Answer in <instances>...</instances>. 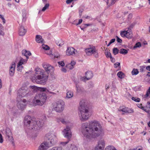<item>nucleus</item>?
Masks as SVG:
<instances>
[{
  "label": "nucleus",
  "mask_w": 150,
  "mask_h": 150,
  "mask_svg": "<svg viewBox=\"0 0 150 150\" xmlns=\"http://www.w3.org/2000/svg\"><path fill=\"white\" fill-rule=\"evenodd\" d=\"M81 130L84 137L89 140L95 139L104 134V130L101 125L96 120L92 121L89 123H83Z\"/></svg>",
  "instance_id": "f257e3e1"
},
{
  "label": "nucleus",
  "mask_w": 150,
  "mask_h": 150,
  "mask_svg": "<svg viewBox=\"0 0 150 150\" xmlns=\"http://www.w3.org/2000/svg\"><path fill=\"white\" fill-rule=\"evenodd\" d=\"M24 125L29 129L32 130L33 131H36L35 135L33 136L37 137L38 134V131L42 127L44 124V122L42 120H36L34 118H32L30 115L25 116L24 118Z\"/></svg>",
  "instance_id": "f03ea898"
},
{
  "label": "nucleus",
  "mask_w": 150,
  "mask_h": 150,
  "mask_svg": "<svg viewBox=\"0 0 150 150\" xmlns=\"http://www.w3.org/2000/svg\"><path fill=\"white\" fill-rule=\"evenodd\" d=\"M79 108L80 119L82 121L87 120L89 117L88 108L84 100H82L79 103Z\"/></svg>",
  "instance_id": "7ed1b4c3"
},
{
  "label": "nucleus",
  "mask_w": 150,
  "mask_h": 150,
  "mask_svg": "<svg viewBox=\"0 0 150 150\" xmlns=\"http://www.w3.org/2000/svg\"><path fill=\"white\" fill-rule=\"evenodd\" d=\"M45 139L47 140L41 144V147H44L45 149H47L56 144L57 139L56 135L53 133H48L45 135Z\"/></svg>",
  "instance_id": "20e7f679"
},
{
  "label": "nucleus",
  "mask_w": 150,
  "mask_h": 150,
  "mask_svg": "<svg viewBox=\"0 0 150 150\" xmlns=\"http://www.w3.org/2000/svg\"><path fill=\"white\" fill-rule=\"evenodd\" d=\"M35 74L38 75L35 78L33 81L38 84H45L47 81L48 76L44 74V73L41 71V70L40 69L35 68Z\"/></svg>",
  "instance_id": "39448f33"
},
{
  "label": "nucleus",
  "mask_w": 150,
  "mask_h": 150,
  "mask_svg": "<svg viewBox=\"0 0 150 150\" xmlns=\"http://www.w3.org/2000/svg\"><path fill=\"white\" fill-rule=\"evenodd\" d=\"M47 98V96L45 93L40 92L37 93L33 100V105L42 106L45 103Z\"/></svg>",
  "instance_id": "423d86ee"
},
{
  "label": "nucleus",
  "mask_w": 150,
  "mask_h": 150,
  "mask_svg": "<svg viewBox=\"0 0 150 150\" xmlns=\"http://www.w3.org/2000/svg\"><path fill=\"white\" fill-rule=\"evenodd\" d=\"M54 108V110L57 112H61L64 109V103L63 100H59L56 102Z\"/></svg>",
  "instance_id": "0eeeda50"
},
{
  "label": "nucleus",
  "mask_w": 150,
  "mask_h": 150,
  "mask_svg": "<svg viewBox=\"0 0 150 150\" xmlns=\"http://www.w3.org/2000/svg\"><path fill=\"white\" fill-rule=\"evenodd\" d=\"M85 52L87 55H90L93 54L95 58H98V50L95 47L86 49Z\"/></svg>",
  "instance_id": "6e6552de"
},
{
  "label": "nucleus",
  "mask_w": 150,
  "mask_h": 150,
  "mask_svg": "<svg viewBox=\"0 0 150 150\" xmlns=\"http://www.w3.org/2000/svg\"><path fill=\"white\" fill-rule=\"evenodd\" d=\"M36 88L35 86H30L29 88H28L26 97H30L33 95L36 92Z\"/></svg>",
  "instance_id": "1a4fd4ad"
},
{
  "label": "nucleus",
  "mask_w": 150,
  "mask_h": 150,
  "mask_svg": "<svg viewBox=\"0 0 150 150\" xmlns=\"http://www.w3.org/2000/svg\"><path fill=\"white\" fill-rule=\"evenodd\" d=\"M119 111L123 112L122 115L124 114L125 113H133L134 112V110L132 109H130L125 106H122L120 107L119 109Z\"/></svg>",
  "instance_id": "9d476101"
},
{
  "label": "nucleus",
  "mask_w": 150,
  "mask_h": 150,
  "mask_svg": "<svg viewBox=\"0 0 150 150\" xmlns=\"http://www.w3.org/2000/svg\"><path fill=\"white\" fill-rule=\"evenodd\" d=\"M63 132L65 137L67 138L68 139H69L71 138L72 134L70 127L67 126L66 128L64 130Z\"/></svg>",
  "instance_id": "9b49d317"
},
{
  "label": "nucleus",
  "mask_w": 150,
  "mask_h": 150,
  "mask_svg": "<svg viewBox=\"0 0 150 150\" xmlns=\"http://www.w3.org/2000/svg\"><path fill=\"white\" fill-rule=\"evenodd\" d=\"M43 67L45 69V71L47 74H49L50 72H52L54 71V67L53 66L47 63H43L42 64Z\"/></svg>",
  "instance_id": "f8f14e48"
},
{
  "label": "nucleus",
  "mask_w": 150,
  "mask_h": 150,
  "mask_svg": "<svg viewBox=\"0 0 150 150\" xmlns=\"http://www.w3.org/2000/svg\"><path fill=\"white\" fill-rule=\"evenodd\" d=\"M28 88L26 86H23L19 90V93L21 94L22 97H26Z\"/></svg>",
  "instance_id": "ddd939ff"
},
{
  "label": "nucleus",
  "mask_w": 150,
  "mask_h": 150,
  "mask_svg": "<svg viewBox=\"0 0 150 150\" xmlns=\"http://www.w3.org/2000/svg\"><path fill=\"white\" fill-rule=\"evenodd\" d=\"M26 61V60L21 58V59L20 61L18 62L17 64V70L18 71H21L23 69V67L22 66L24 63Z\"/></svg>",
  "instance_id": "4468645a"
},
{
  "label": "nucleus",
  "mask_w": 150,
  "mask_h": 150,
  "mask_svg": "<svg viewBox=\"0 0 150 150\" xmlns=\"http://www.w3.org/2000/svg\"><path fill=\"white\" fill-rule=\"evenodd\" d=\"M15 67L16 64L15 62H13L11 66L10 67L9 70V74L11 76H13L14 75Z\"/></svg>",
  "instance_id": "2eb2a0df"
},
{
  "label": "nucleus",
  "mask_w": 150,
  "mask_h": 150,
  "mask_svg": "<svg viewBox=\"0 0 150 150\" xmlns=\"http://www.w3.org/2000/svg\"><path fill=\"white\" fill-rule=\"evenodd\" d=\"M75 49L72 47H68L66 52V54L68 55H70L75 53Z\"/></svg>",
  "instance_id": "dca6fc26"
},
{
  "label": "nucleus",
  "mask_w": 150,
  "mask_h": 150,
  "mask_svg": "<svg viewBox=\"0 0 150 150\" xmlns=\"http://www.w3.org/2000/svg\"><path fill=\"white\" fill-rule=\"evenodd\" d=\"M19 35L20 36L24 35L26 32V30L25 29L23 26H21L19 30Z\"/></svg>",
  "instance_id": "f3484780"
},
{
  "label": "nucleus",
  "mask_w": 150,
  "mask_h": 150,
  "mask_svg": "<svg viewBox=\"0 0 150 150\" xmlns=\"http://www.w3.org/2000/svg\"><path fill=\"white\" fill-rule=\"evenodd\" d=\"M86 79L89 80L93 76V72L91 71H88L85 73Z\"/></svg>",
  "instance_id": "a211bd4d"
},
{
  "label": "nucleus",
  "mask_w": 150,
  "mask_h": 150,
  "mask_svg": "<svg viewBox=\"0 0 150 150\" xmlns=\"http://www.w3.org/2000/svg\"><path fill=\"white\" fill-rule=\"evenodd\" d=\"M26 104L23 103L22 101H19L17 104V106L19 109L23 110L25 108Z\"/></svg>",
  "instance_id": "6ab92c4d"
},
{
  "label": "nucleus",
  "mask_w": 150,
  "mask_h": 150,
  "mask_svg": "<svg viewBox=\"0 0 150 150\" xmlns=\"http://www.w3.org/2000/svg\"><path fill=\"white\" fill-rule=\"evenodd\" d=\"M36 41L39 43H42L44 42V40L42 38V36L40 35H37L35 37Z\"/></svg>",
  "instance_id": "aec40b11"
},
{
  "label": "nucleus",
  "mask_w": 150,
  "mask_h": 150,
  "mask_svg": "<svg viewBox=\"0 0 150 150\" xmlns=\"http://www.w3.org/2000/svg\"><path fill=\"white\" fill-rule=\"evenodd\" d=\"M6 136L8 137V138L11 137V139H13L11 136L12 135V132L9 128H7L6 129Z\"/></svg>",
  "instance_id": "412c9836"
},
{
  "label": "nucleus",
  "mask_w": 150,
  "mask_h": 150,
  "mask_svg": "<svg viewBox=\"0 0 150 150\" xmlns=\"http://www.w3.org/2000/svg\"><path fill=\"white\" fill-rule=\"evenodd\" d=\"M22 54L25 56L27 59L28 58V57L31 55V53L29 51H27L26 50H23L22 51Z\"/></svg>",
  "instance_id": "4be33fe9"
},
{
  "label": "nucleus",
  "mask_w": 150,
  "mask_h": 150,
  "mask_svg": "<svg viewBox=\"0 0 150 150\" xmlns=\"http://www.w3.org/2000/svg\"><path fill=\"white\" fill-rule=\"evenodd\" d=\"M35 87L37 88L36 89V92H37V91L38 90L41 91V92H43L45 91L46 93H47V89L46 88L38 87L35 86Z\"/></svg>",
  "instance_id": "5701e85b"
},
{
  "label": "nucleus",
  "mask_w": 150,
  "mask_h": 150,
  "mask_svg": "<svg viewBox=\"0 0 150 150\" xmlns=\"http://www.w3.org/2000/svg\"><path fill=\"white\" fill-rule=\"evenodd\" d=\"M137 23V22L134 21L132 23H131L128 28V31H130L131 30V29Z\"/></svg>",
  "instance_id": "b1692460"
},
{
  "label": "nucleus",
  "mask_w": 150,
  "mask_h": 150,
  "mask_svg": "<svg viewBox=\"0 0 150 150\" xmlns=\"http://www.w3.org/2000/svg\"><path fill=\"white\" fill-rule=\"evenodd\" d=\"M117 75L119 78L121 79L124 78L125 77L124 73L121 71L118 72L117 73Z\"/></svg>",
  "instance_id": "393cba45"
},
{
  "label": "nucleus",
  "mask_w": 150,
  "mask_h": 150,
  "mask_svg": "<svg viewBox=\"0 0 150 150\" xmlns=\"http://www.w3.org/2000/svg\"><path fill=\"white\" fill-rule=\"evenodd\" d=\"M66 94L67 97L68 98L72 97L73 96V92L70 91L67 92Z\"/></svg>",
  "instance_id": "a878e982"
},
{
  "label": "nucleus",
  "mask_w": 150,
  "mask_h": 150,
  "mask_svg": "<svg viewBox=\"0 0 150 150\" xmlns=\"http://www.w3.org/2000/svg\"><path fill=\"white\" fill-rule=\"evenodd\" d=\"M119 53L123 54H126L128 53L127 50L124 49H121L120 50Z\"/></svg>",
  "instance_id": "bb28decb"
},
{
  "label": "nucleus",
  "mask_w": 150,
  "mask_h": 150,
  "mask_svg": "<svg viewBox=\"0 0 150 150\" xmlns=\"http://www.w3.org/2000/svg\"><path fill=\"white\" fill-rule=\"evenodd\" d=\"M139 73V71L137 69H133L131 73L132 75H136Z\"/></svg>",
  "instance_id": "cd10ccee"
},
{
  "label": "nucleus",
  "mask_w": 150,
  "mask_h": 150,
  "mask_svg": "<svg viewBox=\"0 0 150 150\" xmlns=\"http://www.w3.org/2000/svg\"><path fill=\"white\" fill-rule=\"evenodd\" d=\"M129 32H127V33L126 37L127 38L129 39L131 38L132 37V33H130L131 31L130 30Z\"/></svg>",
  "instance_id": "c85d7f7f"
},
{
  "label": "nucleus",
  "mask_w": 150,
  "mask_h": 150,
  "mask_svg": "<svg viewBox=\"0 0 150 150\" xmlns=\"http://www.w3.org/2000/svg\"><path fill=\"white\" fill-rule=\"evenodd\" d=\"M119 50L117 47H114L113 49V53L115 55L119 53Z\"/></svg>",
  "instance_id": "c756f323"
},
{
  "label": "nucleus",
  "mask_w": 150,
  "mask_h": 150,
  "mask_svg": "<svg viewBox=\"0 0 150 150\" xmlns=\"http://www.w3.org/2000/svg\"><path fill=\"white\" fill-rule=\"evenodd\" d=\"M132 99L135 102H139L140 101V99L139 98H137L136 97H132Z\"/></svg>",
  "instance_id": "7c9ffc66"
},
{
  "label": "nucleus",
  "mask_w": 150,
  "mask_h": 150,
  "mask_svg": "<svg viewBox=\"0 0 150 150\" xmlns=\"http://www.w3.org/2000/svg\"><path fill=\"white\" fill-rule=\"evenodd\" d=\"M49 6V4H46L45 5V6L43 8L42 10V11H44L46 10V9L48 8Z\"/></svg>",
  "instance_id": "2f4dec72"
},
{
  "label": "nucleus",
  "mask_w": 150,
  "mask_h": 150,
  "mask_svg": "<svg viewBox=\"0 0 150 150\" xmlns=\"http://www.w3.org/2000/svg\"><path fill=\"white\" fill-rule=\"evenodd\" d=\"M142 45L140 42H139L137 43L134 47V48L135 49L137 47H141Z\"/></svg>",
  "instance_id": "473e14b6"
},
{
  "label": "nucleus",
  "mask_w": 150,
  "mask_h": 150,
  "mask_svg": "<svg viewBox=\"0 0 150 150\" xmlns=\"http://www.w3.org/2000/svg\"><path fill=\"white\" fill-rule=\"evenodd\" d=\"M42 47L45 50H48L50 49V47L44 44H42Z\"/></svg>",
  "instance_id": "72a5a7b5"
},
{
  "label": "nucleus",
  "mask_w": 150,
  "mask_h": 150,
  "mask_svg": "<svg viewBox=\"0 0 150 150\" xmlns=\"http://www.w3.org/2000/svg\"><path fill=\"white\" fill-rule=\"evenodd\" d=\"M50 150H62V148L61 147H54Z\"/></svg>",
  "instance_id": "f704fd0d"
},
{
  "label": "nucleus",
  "mask_w": 150,
  "mask_h": 150,
  "mask_svg": "<svg viewBox=\"0 0 150 150\" xmlns=\"http://www.w3.org/2000/svg\"><path fill=\"white\" fill-rule=\"evenodd\" d=\"M145 66H143L140 67V72H143L145 71V70L144 69L145 68Z\"/></svg>",
  "instance_id": "c9c22d12"
},
{
  "label": "nucleus",
  "mask_w": 150,
  "mask_h": 150,
  "mask_svg": "<svg viewBox=\"0 0 150 150\" xmlns=\"http://www.w3.org/2000/svg\"><path fill=\"white\" fill-rule=\"evenodd\" d=\"M105 55L107 58H110L112 57L110 52H106V53L105 54Z\"/></svg>",
  "instance_id": "e433bc0d"
},
{
  "label": "nucleus",
  "mask_w": 150,
  "mask_h": 150,
  "mask_svg": "<svg viewBox=\"0 0 150 150\" xmlns=\"http://www.w3.org/2000/svg\"><path fill=\"white\" fill-rule=\"evenodd\" d=\"M72 150H77L78 148L75 145L71 144V148Z\"/></svg>",
  "instance_id": "4c0bfd02"
},
{
  "label": "nucleus",
  "mask_w": 150,
  "mask_h": 150,
  "mask_svg": "<svg viewBox=\"0 0 150 150\" xmlns=\"http://www.w3.org/2000/svg\"><path fill=\"white\" fill-rule=\"evenodd\" d=\"M127 31H123L121 32L120 33V35L121 36H122V35H123L124 36H126L127 34Z\"/></svg>",
  "instance_id": "58836bf2"
},
{
  "label": "nucleus",
  "mask_w": 150,
  "mask_h": 150,
  "mask_svg": "<svg viewBox=\"0 0 150 150\" xmlns=\"http://www.w3.org/2000/svg\"><path fill=\"white\" fill-rule=\"evenodd\" d=\"M116 38H117V41L118 42L120 43H121L122 42V40L121 39H120V38L116 36Z\"/></svg>",
  "instance_id": "ea45409f"
},
{
  "label": "nucleus",
  "mask_w": 150,
  "mask_h": 150,
  "mask_svg": "<svg viewBox=\"0 0 150 150\" xmlns=\"http://www.w3.org/2000/svg\"><path fill=\"white\" fill-rule=\"evenodd\" d=\"M58 64L62 67H63L64 65V63L63 61H62L61 62H58Z\"/></svg>",
  "instance_id": "a19ab883"
},
{
  "label": "nucleus",
  "mask_w": 150,
  "mask_h": 150,
  "mask_svg": "<svg viewBox=\"0 0 150 150\" xmlns=\"http://www.w3.org/2000/svg\"><path fill=\"white\" fill-rule=\"evenodd\" d=\"M132 17V13H130L128 15L127 17V19L128 21H130Z\"/></svg>",
  "instance_id": "79ce46f5"
},
{
  "label": "nucleus",
  "mask_w": 150,
  "mask_h": 150,
  "mask_svg": "<svg viewBox=\"0 0 150 150\" xmlns=\"http://www.w3.org/2000/svg\"><path fill=\"white\" fill-rule=\"evenodd\" d=\"M114 65L115 66V68H117V67H119L120 65V63L119 62H117L114 64Z\"/></svg>",
  "instance_id": "37998d69"
},
{
  "label": "nucleus",
  "mask_w": 150,
  "mask_h": 150,
  "mask_svg": "<svg viewBox=\"0 0 150 150\" xmlns=\"http://www.w3.org/2000/svg\"><path fill=\"white\" fill-rule=\"evenodd\" d=\"M3 142L2 136L1 134H0V143H2Z\"/></svg>",
  "instance_id": "c03bdc74"
},
{
  "label": "nucleus",
  "mask_w": 150,
  "mask_h": 150,
  "mask_svg": "<svg viewBox=\"0 0 150 150\" xmlns=\"http://www.w3.org/2000/svg\"><path fill=\"white\" fill-rule=\"evenodd\" d=\"M23 18H25L26 16V13L25 11H24L23 12Z\"/></svg>",
  "instance_id": "a18cd8bd"
},
{
  "label": "nucleus",
  "mask_w": 150,
  "mask_h": 150,
  "mask_svg": "<svg viewBox=\"0 0 150 150\" xmlns=\"http://www.w3.org/2000/svg\"><path fill=\"white\" fill-rule=\"evenodd\" d=\"M146 107L149 109H150V102H147Z\"/></svg>",
  "instance_id": "49530a36"
},
{
  "label": "nucleus",
  "mask_w": 150,
  "mask_h": 150,
  "mask_svg": "<svg viewBox=\"0 0 150 150\" xmlns=\"http://www.w3.org/2000/svg\"><path fill=\"white\" fill-rule=\"evenodd\" d=\"M86 77H82L81 78V81H85L86 80Z\"/></svg>",
  "instance_id": "de8ad7c7"
},
{
  "label": "nucleus",
  "mask_w": 150,
  "mask_h": 150,
  "mask_svg": "<svg viewBox=\"0 0 150 150\" xmlns=\"http://www.w3.org/2000/svg\"><path fill=\"white\" fill-rule=\"evenodd\" d=\"M4 30H0V35L4 36V33L3 31Z\"/></svg>",
  "instance_id": "09e8293b"
},
{
  "label": "nucleus",
  "mask_w": 150,
  "mask_h": 150,
  "mask_svg": "<svg viewBox=\"0 0 150 150\" xmlns=\"http://www.w3.org/2000/svg\"><path fill=\"white\" fill-rule=\"evenodd\" d=\"M82 19H80L79 20V22L78 23L76 24V25H77L80 24L82 22Z\"/></svg>",
  "instance_id": "8fccbe9b"
},
{
  "label": "nucleus",
  "mask_w": 150,
  "mask_h": 150,
  "mask_svg": "<svg viewBox=\"0 0 150 150\" xmlns=\"http://www.w3.org/2000/svg\"><path fill=\"white\" fill-rule=\"evenodd\" d=\"M69 139H68V141H67V142H62L61 144L64 145H65L69 142Z\"/></svg>",
  "instance_id": "3c124183"
},
{
  "label": "nucleus",
  "mask_w": 150,
  "mask_h": 150,
  "mask_svg": "<svg viewBox=\"0 0 150 150\" xmlns=\"http://www.w3.org/2000/svg\"><path fill=\"white\" fill-rule=\"evenodd\" d=\"M59 120L61 121V122L63 124H64L65 123V121L64 120L63 118H60Z\"/></svg>",
  "instance_id": "603ef678"
},
{
  "label": "nucleus",
  "mask_w": 150,
  "mask_h": 150,
  "mask_svg": "<svg viewBox=\"0 0 150 150\" xmlns=\"http://www.w3.org/2000/svg\"><path fill=\"white\" fill-rule=\"evenodd\" d=\"M60 46L61 47L62 45H63L64 44V42L62 40H60Z\"/></svg>",
  "instance_id": "864d4df0"
},
{
  "label": "nucleus",
  "mask_w": 150,
  "mask_h": 150,
  "mask_svg": "<svg viewBox=\"0 0 150 150\" xmlns=\"http://www.w3.org/2000/svg\"><path fill=\"white\" fill-rule=\"evenodd\" d=\"M59 54L57 52H56V54H54V57L55 58H58L59 57Z\"/></svg>",
  "instance_id": "5fc2aeb1"
},
{
  "label": "nucleus",
  "mask_w": 150,
  "mask_h": 150,
  "mask_svg": "<svg viewBox=\"0 0 150 150\" xmlns=\"http://www.w3.org/2000/svg\"><path fill=\"white\" fill-rule=\"evenodd\" d=\"M110 58V60H111V61L113 62V63H114V62H115V59L113 58V57H111V58Z\"/></svg>",
  "instance_id": "6e6d98bb"
},
{
  "label": "nucleus",
  "mask_w": 150,
  "mask_h": 150,
  "mask_svg": "<svg viewBox=\"0 0 150 150\" xmlns=\"http://www.w3.org/2000/svg\"><path fill=\"white\" fill-rule=\"evenodd\" d=\"M74 0H67L66 1L67 4H69L71 3Z\"/></svg>",
  "instance_id": "4d7b16f0"
},
{
  "label": "nucleus",
  "mask_w": 150,
  "mask_h": 150,
  "mask_svg": "<svg viewBox=\"0 0 150 150\" xmlns=\"http://www.w3.org/2000/svg\"><path fill=\"white\" fill-rule=\"evenodd\" d=\"M47 93H49L52 94L53 95H55L56 94V93H55L52 92L48 90H47Z\"/></svg>",
  "instance_id": "13d9d810"
},
{
  "label": "nucleus",
  "mask_w": 150,
  "mask_h": 150,
  "mask_svg": "<svg viewBox=\"0 0 150 150\" xmlns=\"http://www.w3.org/2000/svg\"><path fill=\"white\" fill-rule=\"evenodd\" d=\"M47 149H44V147H41V145L39 146V149L38 150H46Z\"/></svg>",
  "instance_id": "bf43d9fd"
},
{
  "label": "nucleus",
  "mask_w": 150,
  "mask_h": 150,
  "mask_svg": "<svg viewBox=\"0 0 150 150\" xmlns=\"http://www.w3.org/2000/svg\"><path fill=\"white\" fill-rule=\"evenodd\" d=\"M86 27V26H84V25L81 26H80V28L82 30H83V29Z\"/></svg>",
  "instance_id": "052dcab7"
},
{
  "label": "nucleus",
  "mask_w": 150,
  "mask_h": 150,
  "mask_svg": "<svg viewBox=\"0 0 150 150\" xmlns=\"http://www.w3.org/2000/svg\"><path fill=\"white\" fill-rule=\"evenodd\" d=\"M146 69L147 70L150 71V66H146Z\"/></svg>",
  "instance_id": "680f3d73"
},
{
  "label": "nucleus",
  "mask_w": 150,
  "mask_h": 150,
  "mask_svg": "<svg viewBox=\"0 0 150 150\" xmlns=\"http://www.w3.org/2000/svg\"><path fill=\"white\" fill-rule=\"evenodd\" d=\"M115 39H112L110 41V42L111 44L114 42L115 41Z\"/></svg>",
  "instance_id": "e2e57ef3"
},
{
  "label": "nucleus",
  "mask_w": 150,
  "mask_h": 150,
  "mask_svg": "<svg viewBox=\"0 0 150 150\" xmlns=\"http://www.w3.org/2000/svg\"><path fill=\"white\" fill-rule=\"evenodd\" d=\"M142 103L138 104L137 105V106L139 108H140L141 109V108H142V107H143L142 106Z\"/></svg>",
  "instance_id": "0e129e2a"
},
{
  "label": "nucleus",
  "mask_w": 150,
  "mask_h": 150,
  "mask_svg": "<svg viewBox=\"0 0 150 150\" xmlns=\"http://www.w3.org/2000/svg\"><path fill=\"white\" fill-rule=\"evenodd\" d=\"M4 28L1 24H0V30H4Z\"/></svg>",
  "instance_id": "69168bd1"
},
{
  "label": "nucleus",
  "mask_w": 150,
  "mask_h": 150,
  "mask_svg": "<svg viewBox=\"0 0 150 150\" xmlns=\"http://www.w3.org/2000/svg\"><path fill=\"white\" fill-rule=\"evenodd\" d=\"M75 64H76L75 62L74 61H71V65L72 66H73L75 65Z\"/></svg>",
  "instance_id": "338daca9"
},
{
  "label": "nucleus",
  "mask_w": 150,
  "mask_h": 150,
  "mask_svg": "<svg viewBox=\"0 0 150 150\" xmlns=\"http://www.w3.org/2000/svg\"><path fill=\"white\" fill-rule=\"evenodd\" d=\"M62 71L64 72H66L67 71L66 69L65 68H62Z\"/></svg>",
  "instance_id": "774afa93"
}]
</instances>
